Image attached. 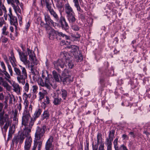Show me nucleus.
<instances>
[{
  "instance_id": "1",
  "label": "nucleus",
  "mask_w": 150,
  "mask_h": 150,
  "mask_svg": "<svg viewBox=\"0 0 150 150\" xmlns=\"http://www.w3.org/2000/svg\"><path fill=\"white\" fill-rule=\"evenodd\" d=\"M10 53L11 56L9 57L8 59L14 68L15 75L16 76L18 82L23 85L25 83V80L27 77L26 69L25 67L20 65H19V68L16 67L17 62L13 51H11Z\"/></svg>"
},
{
  "instance_id": "2",
  "label": "nucleus",
  "mask_w": 150,
  "mask_h": 150,
  "mask_svg": "<svg viewBox=\"0 0 150 150\" xmlns=\"http://www.w3.org/2000/svg\"><path fill=\"white\" fill-rule=\"evenodd\" d=\"M11 124L8 115L7 114L4 115V111L0 113V126L2 132H6L8 126Z\"/></svg>"
},
{
  "instance_id": "3",
  "label": "nucleus",
  "mask_w": 150,
  "mask_h": 150,
  "mask_svg": "<svg viewBox=\"0 0 150 150\" xmlns=\"http://www.w3.org/2000/svg\"><path fill=\"white\" fill-rule=\"evenodd\" d=\"M50 75L48 74V71H45L43 72L42 73V76L44 79V82L42 78H39L38 80V82L39 85L42 87H45L48 89L51 88V85L50 80V78L49 76Z\"/></svg>"
},
{
  "instance_id": "4",
  "label": "nucleus",
  "mask_w": 150,
  "mask_h": 150,
  "mask_svg": "<svg viewBox=\"0 0 150 150\" xmlns=\"http://www.w3.org/2000/svg\"><path fill=\"white\" fill-rule=\"evenodd\" d=\"M51 2H50V1H41V3L42 6H44L45 3L46 7L51 15L54 17L56 21H58L59 20V16L56 12L52 8L51 6L52 5V2L53 3L52 1Z\"/></svg>"
},
{
  "instance_id": "5",
  "label": "nucleus",
  "mask_w": 150,
  "mask_h": 150,
  "mask_svg": "<svg viewBox=\"0 0 150 150\" xmlns=\"http://www.w3.org/2000/svg\"><path fill=\"white\" fill-rule=\"evenodd\" d=\"M46 129L45 125H43L41 127L38 126L37 127L35 134V137L36 140H39L43 136Z\"/></svg>"
},
{
  "instance_id": "6",
  "label": "nucleus",
  "mask_w": 150,
  "mask_h": 150,
  "mask_svg": "<svg viewBox=\"0 0 150 150\" xmlns=\"http://www.w3.org/2000/svg\"><path fill=\"white\" fill-rule=\"evenodd\" d=\"M30 113L28 110H24L22 117V124L24 126H28L29 123L30 118Z\"/></svg>"
},
{
  "instance_id": "7",
  "label": "nucleus",
  "mask_w": 150,
  "mask_h": 150,
  "mask_svg": "<svg viewBox=\"0 0 150 150\" xmlns=\"http://www.w3.org/2000/svg\"><path fill=\"white\" fill-rule=\"evenodd\" d=\"M115 134V131L112 130L110 131L108 137L106 138L105 144L107 146V148H112V142L113 140Z\"/></svg>"
},
{
  "instance_id": "8",
  "label": "nucleus",
  "mask_w": 150,
  "mask_h": 150,
  "mask_svg": "<svg viewBox=\"0 0 150 150\" xmlns=\"http://www.w3.org/2000/svg\"><path fill=\"white\" fill-rule=\"evenodd\" d=\"M18 53L21 61L25 65L29 64L30 62L28 59V54L27 53L21 52L20 51H18Z\"/></svg>"
},
{
  "instance_id": "9",
  "label": "nucleus",
  "mask_w": 150,
  "mask_h": 150,
  "mask_svg": "<svg viewBox=\"0 0 150 150\" xmlns=\"http://www.w3.org/2000/svg\"><path fill=\"white\" fill-rule=\"evenodd\" d=\"M33 125V122H30L28 126H25L22 133L21 134L25 136V137L26 138L28 137H30L29 136V134L31 132V129Z\"/></svg>"
},
{
  "instance_id": "10",
  "label": "nucleus",
  "mask_w": 150,
  "mask_h": 150,
  "mask_svg": "<svg viewBox=\"0 0 150 150\" xmlns=\"http://www.w3.org/2000/svg\"><path fill=\"white\" fill-rule=\"evenodd\" d=\"M59 22L62 29L67 30L69 29V25L64 16H61L59 18Z\"/></svg>"
},
{
  "instance_id": "11",
  "label": "nucleus",
  "mask_w": 150,
  "mask_h": 150,
  "mask_svg": "<svg viewBox=\"0 0 150 150\" xmlns=\"http://www.w3.org/2000/svg\"><path fill=\"white\" fill-rule=\"evenodd\" d=\"M45 20L46 23L50 24L52 25L54 28H56V27H58L59 24L56 23L54 22L53 20L52 19L50 16L48 14H46L45 15Z\"/></svg>"
},
{
  "instance_id": "12",
  "label": "nucleus",
  "mask_w": 150,
  "mask_h": 150,
  "mask_svg": "<svg viewBox=\"0 0 150 150\" xmlns=\"http://www.w3.org/2000/svg\"><path fill=\"white\" fill-rule=\"evenodd\" d=\"M27 52L30 60L36 65L38 63L34 52L29 48H27Z\"/></svg>"
},
{
  "instance_id": "13",
  "label": "nucleus",
  "mask_w": 150,
  "mask_h": 150,
  "mask_svg": "<svg viewBox=\"0 0 150 150\" xmlns=\"http://www.w3.org/2000/svg\"><path fill=\"white\" fill-rule=\"evenodd\" d=\"M53 137L52 136L50 137L46 142L45 144V149L46 150H53L54 146L52 144Z\"/></svg>"
},
{
  "instance_id": "14",
  "label": "nucleus",
  "mask_w": 150,
  "mask_h": 150,
  "mask_svg": "<svg viewBox=\"0 0 150 150\" xmlns=\"http://www.w3.org/2000/svg\"><path fill=\"white\" fill-rule=\"evenodd\" d=\"M65 62L64 61H63L61 59H59L57 61L54 62V67L57 70H59V68H58L59 67L63 68L64 67Z\"/></svg>"
},
{
  "instance_id": "15",
  "label": "nucleus",
  "mask_w": 150,
  "mask_h": 150,
  "mask_svg": "<svg viewBox=\"0 0 150 150\" xmlns=\"http://www.w3.org/2000/svg\"><path fill=\"white\" fill-rule=\"evenodd\" d=\"M51 26H52L51 25L48 24H47L46 23H45L44 24V27L45 28L46 30L49 31L50 30L51 33H49V38L50 39H52L54 38V36H53V31H52V30H54V29H52L51 27Z\"/></svg>"
},
{
  "instance_id": "16",
  "label": "nucleus",
  "mask_w": 150,
  "mask_h": 150,
  "mask_svg": "<svg viewBox=\"0 0 150 150\" xmlns=\"http://www.w3.org/2000/svg\"><path fill=\"white\" fill-rule=\"evenodd\" d=\"M70 58H71V57L70 55H69L67 53L65 52H63L60 53L59 59H61L63 61H64V62H65L67 60H68Z\"/></svg>"
},
{
  "instance_id": "17",
  "label": "nucleus",
  "mask_w": 150,
  "mask_h": 150,
  "mask_svg": "<svg viewBox=\"0 0 150 150\" xmlns=\"http://www.w3.org/2000/svg\"><path fill=\"white\" fill-rule=\"evenodd\" d=\"M52 31H53V36H54V34L56 36L57 38L58 36L61 37L66 40H68L69 39V37L63 33L61 32H59L57 31H56L54 30H52Z\"/></svg>"
},
{
  "instance_id": "18",
  "label": "nucleus",
  "mask_w": 150,
  "mask_h": 150,
  "mask_svg": "<svg viewBox=\"0 0 150 150\" xmlns=\"http://www.w3.org/2000/svg\"><path fill=\"white\" fill-rule=\"evenodd\" d=\"M66 16L67 19L70 24H74L75 23L76 19L75 18L74 13L67 15Z\"/></svg>"
},
{
  "instance_id": "19",
  "label": "nucleus",
  "mask_w": 150,
  "mask_h": 150,
  "mask_svg": "<svg viewBox=\"0 0 150 150\" xmlns=\"http://www.w3.org/2000/svg\"><path fill=\"white\" fill-rule=\"evenodd\" d=\"M32 142V138L31 137H28L26 138L25 142L24 148L25 150L30 149Z\"/></svg>"
},
{
  "instance_id": "20",
  "label": "nucleus",
  "mask_w": 150,
  "mask_h": 150,
  "mask_svg": "<svg viewBox=\"0 0 150 150\" xmlns=\"http://www.w3.org/2000/svg\"><path fill=\"white\" fill-rule=\"evenodd\" d=\"M42 110L40 109H38L35 112L34 115L32 118H31L30 121V122H32L34 123V122L36 119L41 114Z\"/></svg>"
},
{
  "instance_id": "21",
  "label": "nucleus",
  "mask_w": 150,
  "mask_h": 150,
  "mask_svg": "<svg viewBox=\"0 0 150 150\" xmlns=\"http://www.w3.org/2000/svg\"><path fill=\"white\" fill-rule=\"evenodd\" d=\"M68 48L71 49V53L74 56H76L78 55V53L77 50H79V47L76 46L74 45H72L67 47Z\"/></svg>"
},
{
  "instance_id": "22",
  "label": "nucleus",
  "mask_w": 150,
  "mask_h": 150,
  "mask_svg": "<svg viewBox=\"0 0 150 150\" xmlns=\"http://www.w3.org/2000/svg\"><path fill=\"white\" fill-rule=\"evenodd\" d=\"M65 10L67 15L74 13L72 8L69 4H66Z\"/></svg>"
},
{
  "instance_id": "23",
  "label": "nucleus",
  "mask_w": 150,
  "mask_h": 150,
  "mask_svg": "<svg viewBox=\"0 0 150 150\" xmlns=\"http://www.w3.org/2000/svg\"><path fill=\"white\" fill-rule=\"evenodd\" d=\"M15 130V128L14 126H12L10 127L7 140V141H8L10 139L12 138V134L14 133Z\"/></svg>"
},
{
  "instance_id": "24",
  "label": "nucleus",
  "mask_w": 150,
  "mask_h": 150,
  "mask_svg": "<svg viewBox=\"0 0 150 150\" xmlns=\"http://www.w3.org/2000/svg\"><path fill=\"white\" fill-rule=\"evenodd\" d=\"M13 87V90L14 91L18 93L20 92V89L21 88L19 85L18 83H13L12 85Z\"/></svg>"
},
{
  "instance_id": "25",
  "label": "nucleus",
  "mask_w": 150,
  "mask_h": 150,
  "mask_svg": "<svg viewBox=\"0 0 150 150\" xmlns=\"http://www.w3.org/2000/svg\"><path fill=\"white\" fill-rule=\"evenodd\" d=\"M10 23L11 25H13L15 26L16 27H17V26L18 25V22L17 18L16 17L13 16L10 18Z\"/></svg>"
},
{
  "instance_id": "26",
  "label": "nucleus",
  "mask_w": 150,
  "mask_h": 150,
  "mask_svg": "<svg viewBox=\"0 0 150 150\" xmlns=\"http://www.w3.org/2000/svg\"><path fill=\"white\" fill-rule=\"evenodd\" d=\"M65 62H66L67 64L66 66L67 67H68L69 68L72 69L74 67V61L71 59V58H70L68 60H67Z\"/></svg>"
},
{
  "instance_id": "27",
  "label": "nucleus",
  "mask_w": 150,
  "mask_h": 150,
  "mask_svg": "<svg viewBox=\"0 0 150 150\" xmlns=\"http://www.w3.org/2000/svg\"><path fill=\"white\" fill-rule=\"evenodd\" d=\"M47 93L46 91L44 90H42L41 91L39 92L38 93L39 96V100L41 101L42 99L45 97Z\"/></svg>"
},
{
  "instance_id": "28",
  "label": "nucleus",
  "mask_w": 150,
  "mask_h": 150,
  "mask_svg": "<svg viewBox=\"0 0 150 150\" xmlns=\"http://www.w3.org/2000/svg\"><path fill=\"white\" fill-rule=\"evenodd\" d=\"M70 76H67L65 77H60V79L62 81L63 84H66L68 82H69L71 81L70 78Z\"/></svg>"
},
{
  "instance_id": "29",
  "label": "nucleus",
  "mask_w": 150,
  "mask_h": 150,
  "mask_svg": "<svg viewBox=\"0 0 150 150\" xmlns=\"http://www.w3.org/2000/svg\"><path fill=\"white\" fill-rule=\"evenodd\" d=\"M60 94L63 99L64 100H66L68 94L67 91L65 90L62 89L61 90Z\"/></svg>"
},
{
  "instance_id": "30",
  "label": "nucleus",
  "mask_w": 150,
  "mask_h": 150,
  "mask_svg": "<svg viewBox=\"0 0 150 150\" xmlns=\"http://www.w3.org/2000/svg\"><path fill=\"white\" fill-rule=\"evenodd\" d=\"M18 140L19 141V143L20 144H21L23 142V141L25 138V136L23 135L22 134H18L16 137Z\"/></svg>"
},
{
  "instance_id": "31",
  "label": "nucleus",
  "mask_w": 150,
  "mask_h": 150,
  "mask_svg": "<svg viewBox=\"0 0 150 150\" xmlns=\"http://www.w3.org/2000/svg\"><path fill=\"white\" fill-rule=\"evenodd\" d=\"M62 100V99L61 98H59L58 97L54 98L53 103L55 105H58L60 104Z\"/></svg>"
},
{
  "instance_id": "32",
  "label": "nucleus",
  "mask_w": 150,
  "mask_h": 150,
  "mask_svg": "<svg viewBox=\"0 0 150 150\" xmlns=\"http://www.w3.org/2000/svg\"><path fill=\"white\" fill-rule=\"evenodd\" d=\"M11 5L13 7V8L16 13L17 12L20 13L21 10L18 6H16V5L13 2H11Z\"/></svg>"
},
{
  "instance_id": "33",
  "label": "nucleus",
  "mask_w": 150,
  "mask_h": 150,
  "mask_svg": "<svg viewBox=\"0 0 150 150\" xmlns=\"http://www.w3.org/2000/svg\"><path fill=\"white\" fill-rule=\"evenodd\" d=\"M74 57L75 59V60L77 62H81L83 59L82 54L80 53V52L78 53V55L76 56H74Z\"/></svg>"
},
{
  "instance_id": "34",
  "label": "nucleus",
  "mask_w": 150,
  "mask_h": 150,
  "mask_svg": "<svg viewBox=\"0 0 150 150\" xmlns=\"http://www.w3.org/2000/svg\"><path fill=\"white\" fill-rule=\"evenodd\" d=\"M52 74L54 78L55 81L57 82L59 81V74L55 71H53L52 72Z\"/></svg>"
},
{
  "instance_id": "35",
  "label": "nucleus",
  "mask_w": 150,
  "mask_h": 150,
  "mask_svg": "<svg viewBox=\"0 0 150 150\" xmlns=\"http://www.w3.org/2000/svg\"><path fill=\"white\" fill-rule=\"evenodd\" d=\"M31 67V72L32 74L34 75V76H35L36 75H38V72L37 70L35 69L34 67L32 65L30 66Z\"/></svg>"
},
{
  "instance_id": "36",
  "label": "nucleus",
  "mask_w": 150,
  "mask_h": 150,
  "mask_svg": "<svg viewBox=\"0 0 150 150\" xmlns=\"http://www.w3.org/2000/svg\"><path fill=\"white\" fill-rule=\"evenodd\" d=\"M56 2L57 6L58 8H61L64 6L62 1H55Z\"/></svg>"
},
{
  "instance_id": "37",
  "label": "nucleus",
  "mask_w": 150,
  "mask_h": 150,
  "mask_svg": "<svg viewBox=\"0 0 150 150\" xmlns=\"http://www.w3.org/2000/svg\"><path fill=\"white\" fill-rule=\"evenodd\" d=\"M49 113L47 111H45L42 115V117L43 119H48L49 117Z\"/></svg>"
},
{
  "instance_id": "38",
  "label": "nucleus",
  "mask_w": 150,
  "mask_h": 150,
  "mask_svg": "<svg viewBox=\"0 0 150 150\" xmlns=\"http://www.w3.org/2000/svg\"><path fill=\"white\" fill-rule=\"evenodd\" d=\"M8 2V3H10L11 4V2H13L15 4V3H16L17 5L16 6H18L20 5L21 8H22L23 7V5L22 3L20 4L19 2V1H7Z\"/></svg>"
},
{
  "instance_id": "39",
  "label": "nucleus",
  "mask_w": 150,
  "mask_h": 150,
  "mask_svg": "<svg viewBox=\"0 0 150 150\" xmlns=\"http://www.w3.org/2000/svg\"><path fill=\"white\" fill-rule=\"evenodd\" d=\"M3 10L4 13H6V8L4 6L3 4L2 7H0V16H2L3 14Z\"/></svg>"
},
{
  "instance_id": "40",
  "label": "nucleus",
  "mask_w": 150,
  "mask_h": 150,
  "mask_svg": "<svg viewBox=\"0 0 150 150\" xmlns=\"http://www.w3.org/2000/svg\"><path fill=\"white\" fill-rule=\"evenodd\" d=\"M102 141V134L100 133H98L97 135V144H99L100 142Z\"/></svg>"
},
{
  "instance_id": "41",
  "label": "nucleus",
  "mask_w": 150,
  "mask_h": 150,
  "mask_svg": "<svg viewBox=\"0 0 150 150\" xmlns=\"http://www.w3.org/2000/svg\"><path fill=\"white\" fill-rule=\"evenodd\" d=\"M71 28L74 31H77L79 30L80 28L77 25L74 24H71Z\"/></svg>"
},
{
  "instance_id": "42",
  "label": "nucleus",
  "mask_w": 150,
  "mask_h": 150,
  "mask_svg": "<svg viewBox=\"0 0 150 150\" xmlns=\"http://www.w3.org/2000/svg\"><path fill=\"white\" fill-rule=\"evenodd\" d=\"M118 138H116L114 140L113 142L115 150H118L119 149V147L118 146Z\"/></svg>"
},
{
  "instance_id": "43",
  "label": "nucleus",
  "mask_w": 150,
  "mask_h": 150,
  "mask_svg": "<svg viewBox=\"0 0 150 150\" xmlns=\"http://www.w3.org/2000/svg\"><path fill=\"white\" fill-rule=\"evenodd\" d=\"M45 99L44 102H43L42 103L43 104L44 107L45 108L46 106V104H48L50 103V100L48 97L46 96L45 97Z\"/></svg>"
},
{
  "instance_id": "44",
  "label": "nucleus",
  "mask_w": 150,
  "mask_h": 150,
  "mask_svg": "<svg viewBox=\"0 0 150 150\" xmlns=\"http://www.w3.org/2000/svg\"><path fill=\"white\" fill-rule=\"evenodd\" d=\"M70 76L69 75V73L67 69H65L62 73V77H65Z\"/></svg>"
},
{
  "instance_id": "45",
  "label": "nucleus",
  "mask_w": 150,
  "mask_h": 150,
  "mask_svg": "<svg viewBox=\"0 0 150 150\" xmlns=\"http://www.w3.org/2000/svg\"><path fill=\"white\" fill-rule=\"evenodd\" d=\"M18 142H19V141L16 137H14L13 138L12 140V143L13 145L15 144L16 146H17Z\"/></svg>"
},
{
  "instance_id": "46",
  "label": "nucleus",
  "mask_w": 150,
  "mask_h": 150,
  "mask_svg": "<svg viewBox=\"0 0 150 150\" xmlns=\"http://www.w3.org/2000/svg\"><path fill=\"white\" fill-rule=\"evenodd\" d=\"M74 5L77 8V10L79 11L80 12H81V8L79 6L78 1H74Z\"/></svg>"
},
{
  "instance_id": "47",
  "label": "nucleus",
  "mask_w": 150,
  "mask_h": 150,
  "mask_svg": "<svg viewBox=\"0 0 150 150\" xmlns=\"http://www.w3.org/2000/svg\"><path fill=\"white\" fill-rule=\"evenodd\" d=\"M6 26L3 27L2 29V34L6 35H8L9 34L8 32L6 31Z\"/></svg>"
},
{
  "instance_id": "48",
  "label": "nucleus",
  "mask_w": 150,
  "mask_h": 150,
  "mask_svg": "<svg viewBox=\"0 0 150 150\" xmlns=\"http://www.w3.org/2000/svg\"><path fill=\"white\" fill-rule=\"evenodd\" d=\"M29 103L28 100L26 99H25L24 102V105L25 107V109L24 110H28L27 108Z\"/></svg>"
},
{
  "instance_id": "49",
  "label": "nucleus",
  "mask_w": 150,
  "mask_h": 150,
  "mask_svg": "<svg viewBox=\"0 0 150 150\" xmlns=\"http://www.w3.org/2000/svg\"><path fill=\"white\" fill-rule=\"evenodd\" d=\"M38 89V87L37 86H32V93H34V94H36Z\"/></svg>"
},
{
  "instance_id": "50",
  "label": "nucleus",
  "mask_w": 150,
  "mask_h": 150,
  "mask_svg": "<svg viewBox=\"0 0 150 150\" xmlns=\"http://www.w3.org/2000/svg\"><path fill=\"white\" fill-rule=\"evenodd\" d=\"M7 65L8 68V69L9 72L11 76L13 75V71L11 67V65L9 64H7Z\"/></svg>"
},
{
  "instance_id": "51",
  "label": "nucleus",
  "mask_w": 150,
  "mask_h": 150,
  "mask_svg": "<svg viewBox=\"0 0 150 150\" xmlns=\"http://www.w3.org/2000/svg\"><path fill=\"white\" fill-rule=\"evenodd\" d=\"M24 89L25 91H28L29 89V85L28 83H25L24 86Z\"/></svg>"
},
{
  "instance_id": "52",
  "label": "nucleus",
  "mask_w": 150,
  "mask_h": 150,
  "mask_svg": "<svg viewBox=\"0 0 150 150\" xmlns=\"http://www.w3.org/2000/svg\"><path fill=\"white\" fill-rule=\"evenodd\" d=\"M0 64L1 66L3 69V71H5V70H6V67L4 62L3 61L0 62Z\"/></svg>"
},
{
  "instance_id": "53",
  "label": "nucleus",
  "mask_w": 150,
  "mask_h": 150,
  "mask_svg": "<svg viewBox=\"0 0 150 150\" xmlns=\"http://www.w3.org/2000/svg\"><path fill=\"white\" fill-rule=\"evenodd\" d=\"M18 114V111L16 110L14 111V113L13 120L15 121H16L17 120V117Z\"/></svg>"
},
{
  "instance_id": "54",
  "label": "nucleus",
  "mask_w": 150,
  "mask_h": 150,
  "mask_svg": "<svg viewBox=\"0 0 150 150\" xmlns=\"http://www.w3.org/2000/svg\"><path fill=\"white\" fill-rule=\"evenodd\" d=\"M98 150H104V145L103 143H101L98 147Z\"/></svg>"
},
{
  "instance_id": "55",
  "label": "nucleus",
  "mask_w": 150,
  "mask_h": 150,
  "mask_svg": "<svg viewBox=\"0 0 150 150\" xmlns=\"http://www.w3.org/2000/svg\"><path fill=\"white\" fill-rule=\"evenodd\" d=\"M2 72L4 73L5 75L6 76V79L7 80L10 78L9 75L6 71V70H5V71H3Z\"/></svg>"
},
{
  "instance_id": "56",
  "label": "nucleus",
  "mask_w": 150,
  "mask_h": 150,
  "mask_svg": "<svg viewBox=\"0 0 150 150\" xmlns=\"http://www.w3.org/2000/svg\"><path fill=\"white\" fill-rule=\"evenodd\" d=\"M99 144H96L95 145L92 144L93 150H97Z\"/></svg>"
},
{
  "instance_id": "57",
  "label": "nucleus",
  "mask_w": 150,
  "mask_h": 150,
  "mask_svg": "<svg viewBox=\"0 0 150 150\" xmlns=\"http://www.w3.org/2000/svg\"><path fill=\"white\" fill-rule=\"evenodd\" d=\"M120 149H122L123 150H128V149L127 148V147L124 145V144L121 145L120 147Z\"/></svg>"
},
{
  "instance_id": "58",
  "label": "nucleus",
  "mask_w": 150,
  "mask_h": 150,
  "mask_svg": "<svg viewBox=\"0 0 150 150\" xmlns=\"http://www.w3.org/2000/svg\"><path fill=\"white\" fill-rule=\"evenodd\" d=\"M8 40L7 38L4 37L2 39V42L4 43H6L7 42Z\"/></svg>"
},
{
  "instance_id": "59",
  "label": "nucleus",
  "mask_w": 150,
  "mask_h": 150,
  "mask_svg": "<svg viewBox=\"0 0 150 150\" xmlns=\"http://www.w3.org/2000/svg\"><path fill=\"white\" fill-rule=\"evenodd\" d=\"M36 143H37V144H38V149H40V148L41 146L42 143V141H40L38 142H36Z\"/></svg>"
},
{
  "instance_id": "60",
  "label": "nucleus",
  "mask_w": 150,
  "mask_h": 150,
  "mask_svg": "<svg viewBox=\"0 0 150 150\" xmlns=\"http://www.w3.org/2000/svg\"><path fill=\"white\" fill-rule=\"evenodd\" d=\"M4 59L6 64H8L9 63L8 60V59L7 57L6 56H4Z\"/></svg>"
},
{
  "instance_id": "61",
  "label": "nucleus",
  "mask_w": 150,
  "mask_h": 150,
  "mask_svg": "<svg viewBox=\"0 0 150 150\" xmlns=\"http://www.w3.org/2000/svg\"><path fill=\"white\" fill-rule=\"evenodd\" d=\"M4 98V95L3 93H0V100H2Z\"/></svg>"
},
{
  "instance_id": "62",
  "label": "nucleus",
  "mask_w": 150,
  "mask_h": 150,
  "mask_svg": "<svg viewBox=\"0 0 150 150\" xmlns=\"http://www.w3.org/2000/svg\"><path fill=\"white\" fill-rule=\"evenodd\" d=\"M21 103H19L17 107L18 108L19 111L21 110Z\"/></svg>"
},
{
  "instance_id": "63",
  "label": "nucleus",
  "mask_w": 150,
  "mask_h": 150,
  "mask_svg": "<svg viewBox=\"0 0 150 150\" xmlns=\"http://www.w3.org/2000/svg\"><path fill=\"white\" fill-rule=\"evenodd\" d=\"M37 146V143H35L34 144V145L33 146V148L32 150H35Z\"/></svg>"
},
{
  "instance_id": "64",
  "label": "nucleus",
  "mask_w": 150,
  "mask_h": 150,
  "mask_svg": "<svg viewBox=\"0 0 150 150\" xmlns=\"http://www.w3.org/2000/svg\"><path fill=\"white\" fill-rule=\"evenodd\" d=\"M74 37L76 38H79L81 37V35L78 33H77L76 35H75Z\"/></svg>"
}]
</instances>
